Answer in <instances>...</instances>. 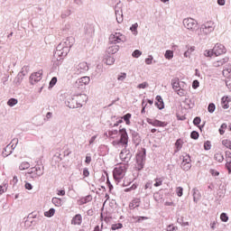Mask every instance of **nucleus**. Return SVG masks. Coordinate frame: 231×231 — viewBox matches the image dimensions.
Masks as SVG:
<instances>
[{
  "label": "nucleus",
  "mask_w": 231,
  "mask_h": 231,
  "mask_svg": "<svg viewBox=\"0 0 231 231\" xmlns=\"http://www.w3.org/2000/svg\"><path fill=\"white\" fill-rule=\"evenodd\" d=\"M73 44H75V38H73V36L66 38L58 44L51 60L54 68H59V66L62 64V60H64V58L68 56Z\"/></svg>",
  "instance_id": "nucleus-1"
},
{
  "label": "nucleus",
  "mask_w": 231,
  "mask_h": 231,
  "mask_svg": "<svg viewBox=\"0 0 231 231\" xmlns=\"http://www.w3.org/2000/svg\"><path fill=\"white\" fill-rule=\"evenodd\" d=\"M80 100H83L85 103L88 102V96L86 94H80L75 97H69L66 102V106L69 107V109L82 107V103L79 102Z\"/></svg>",
  "instance_id": "nucleus-2"
},
{
  "label": "nucleus",
  "mask_w": 231,
  "mask_h": 231,
  "mask_svg": "<svg viewBox=\"0 0 231 231\" xmlns=\"http://www.w3.org/2000/svg\"><path fill=\"white\" fill-rule=\"evenodd\" d=\"M44 174V166H41L40 164H36L34 167H32L25 173V177L27 180H38Z\"/></svg>",
  "instance_id": "nucleus-3"
},
{
  "label": "nucleus",
  "mask_w": 231,
  "mask_h": 231,
  "mask_svg": "<svg viewBox=\"0 0 231 231\" xmlns=\"http://www.w3.org/2000/svg\"><path fill=\"white\" fill-rule=\"evenodd\" d=\"M147 156V151L145 148H143L139 151L136 154V164L135 169L136 171H142L143 167H145V158Z\"/></svg>",
  "instance_id": "nucleus-4"
},
{
  "label": "nucleus",
  "mask_w": 231,
  "mask_h": 231,
  "mask_svg": "<svg viewBox=\"0 0 231 231\" xmlns=\"http://www.w3.org/2000/svg\"><path fill=\"white\" fill-rule=\"evenodd\" d=\"M87 71H89V66L88 65V62L83 61L74 66L72 69V76L79 77L80 75H85Z\"/></svg>",
  "instance_id": "nucleus-5"
},
{
  "label": "nucleus",
  "mask_w": 231,
  "mask_h": 231,
  "mask_svg": "<svg viewBox=\"0 0 231 231\" xmlns=\"http://www.w3.org/2000/svg\"><path fill=\"white\" fill-rule=\"evenodd\" d=\"M127 168H125V164L117 166L113 171V177L116 183H120L122 180H124V176H125V171Z\"/></svg>",
  "instance_id": "nucleus-6"
},
{
  "label": "nucleus",
  "mask_w": 231,
  "mask_h": 231,
  "mask_svg": "<svg viewBox=\"0 0 231 231\" xmlns=\"http://www.w3.org/2000/svg\"><path fill=\"white\" fill-rule=\"evenodd\" d=\"M214 23L212 22H207L206 23H203L200 26V30L198 32L199 37H200V39H202L203 34L204 35H208V33H212V32L214 31Z\"/></svg>",
  "instance_id": "nucleus-7"
},
{
  "label": "nucleus",
  "mask_w": 231,
  "mask_h": 231,
  "mask_svg": "<svg viewBox=\"0 0 231 231\" xmlns=\"http://www.w3.org/2000/svg\"><path fill=\"white\" fill-rule=\"evenodd\" d=\"M127 39L125 35L122 34L121 32H115L109 36V43L110 44H120V42H125Z\"/></svg>",
  "instance_id": "nucleus-8"
},
{
  "label": "nucleus",
  "mask_w": 231,
  "mask_h": 231,
  "mask_svg": "<svg viewBox=\"0 0 231 231\" xmlns=\"http://www.w3.org/2000/svg\"><path fill=\"white\" fill-rule=\"evenodd\" d=\"M182 158V162L180 163V168L182 171H190L192 167V160L190 159V155L188 153H184L181 156Z\"/></svg>",
  "instance_id": "nucleus-9"
},
{
  "label": "nucleus",
  "mask_w": 231,
  "mask_h": 231,
  "mask_svg": "<svg viewBox=\"0 0 231 231\" xmlns=\"http://www.w3.org/2000/svg\"><path fill=\"white\" fill-rule=\"evenodd\" d=\"M119 136L120 139L118 143H121L122 145H124V147L126 148L129 143V134H127V130L125 128H120Z\"/></svg>",
  "instance_id": "nucleus-10"
},
{
  "label": "nucleus",
  "mask_w": 231,
  "mask_h": 231,
  "mask_svg": "<svg viewBox=\"0 0 231 231\" xmlns=\"http://www.w3.org/2000/svg\"><path fill=\"white\" fill-rule=\"evenodd\" d=\"M119 158L121 162H124L125 163H129V162H131V159L133 158V153H131L130 150H127V147H125V149H123L119 153Z\"/></svg>",
  "instance_id": "nucleus-11"
},
{
  "label": "nucleus",
  "mask_w": 231,
  "mask_h": 231,
  "mask_svg": "<svg viewBox=\"0 0 231 231\" xmlns=\"http://www.w3.org/2000/svg\"><path fill=\"white\" fill-rule=\"evenodd\" d=\"M183 24L187 30H191V32L198 28V22L192 18H185L183 20Z\"/></svg>",
  "instance_id": "nucleus-12"
},
{
  "label": "nucleus",
  "mask_w": 231,
  "mask_h": 231,
  "mask_svg": "<svg viewBox=\"0 0 231 231\" xmlns=\"http://www.w3.org/2000/svg\"><path fill=\"white\" fill-rule=\"evenodd\" d=\"M90 81H91V79L88 76L82 77L77 79L75 83V88H78V89H82V88H84V86H88V84H89Z\"/></svg>",
  "instance_id": "nucleus-13"
},
{
  "label": "nucleus",
  "mask_w": 231,
  "mask_h": 231,
  "mask_svg": "<svg viewBox=\"0 0 231 231\" xmlns=\"http://www.w3.org/2000/svg\"><path fill=\"white\" fill-rule=\"evenodd\" d=\"M146 122L147 124L152 125L153 127H167L168 125L167 122L160 121L158 119L147 118Z\"/></svg>",
  "instance_id": "nucleus-14"
},
{
  "label": "nucleus",
  "mask_w": 231,
  "mask_h": 231,
  "mask_svg": "<svg viewBox=\"0 0 231 231\" xmlns=\"http://www.w3.org/2000/svg\"><path fill=\"white\" fill-rule=\"evenodd\" d=\"M213 53L216 57H219V55L226 53V48L221 43H217L213 48Z\"/></svg>",
  "instance_id": "nucleus-15"
},
{
  "label": "nucleus",
  "mask_w": 231,
  "mask_h": 231,
  "mask_svg": "<svg viewBox=\"0 0 231 231\" xmlns=\"http://www.w3.org/2000/svg\"><path fill=\"white\" fill-rule=\"evenodd\" d=\"M41 80H42V70L34 72L30 77V82L32 86L33 84H37V82H41Z\"/></svg>",
  "instance_id": "nucleus-16"
},
{
  "label": "nucleus",
  "mask_w": 231,
  "mask_h": 231,
  "mask_svg": "<svg viewBox=\"0 0 231 231\" xmlns=\"http://www.w3.org/2000/svg\"><path fill=\"white\" fill-rule=\"evenodd\" d=\"M181 84H185V82L180 81L178 79H174L171 80V86H172V89L177 92L180 88H181Z\"/></svg>",
  "instance_id": "nucleus-17"
},
{
  "label": "nucleus",
  "mask_w": 231,
  "mask_h": 231,
  "mask_svg": "<svg viewBox=\"0 0 231 231\" xmlns=\"http://www.w3.org/2000/svg\"><path fill=\"white\" fill-rule=\"evenodd\" d=\"M229 102H231V97L228 96H224L221 98V103L223 104L222 106L223 109H228L230 107V105H228Z\"/></svg>",
  "instance_id": "nucleus-18"
},
{
  "label": "nucleus",
  "mask_w": 231,
  "mask_h": 231,
  "mask_svg": "<svg viewBox=\"0 0 231 231\" xmlns=\"http://www.w3.org/2000/svg\"><path fill=\"white\" fill-rule=\"evenodd\" d=\"M120 50V46L118 45H111L107 48L106 52L108 55H115Z\"/></svg>",
  "instance_id": "nucleus-19"
},
{
  "label": "nucleus",
  "mask_w": 231,
  "mask_h": 231,
  "mask_svg": "<svg viewBox=\"0 0 231 231\" xmlns=\"http://www.w3.org/2000/svg\"><path fill=\"white\" fill-rule=\"evenodd\" d=\"M192 192H193V201L195 203H198V201L201 199V193L199 192V189L196 188L192 189Z\"/></svg>",
  "instance_id": "nucleus-20"
},
{
  "label": "nucleus",
  "mask_w": 231,
  "mask_h": 231,
  "mask_svg": "<svg viewBox=\"0 0 231 231\" xmlns=\"http://www.w3.org/2000/svg\"><path fill=\"white\" fill-rule=\"evenodd\" d=\"M140 203H141V200L140 199L136 198V199H134L130 204H129V208H131V210L134 209V208H138V207H140Z\"/></svg>",
  "instance_id": "nucleus-21"
},
{
  "label": "nucleus",
  "mask_w": 231,
  "mask_h": 231,
  "mask_svg": "<svg viewBox=\"0 0 231 231\" xmlns=\"http://www.w3.org/2000/svg\"><path fill=\"white\" fill-rule=\"evenodd\" d=\"M156 100L157 102H155V106L158 107V109H163V107H165V104L163 103V98H162V96H157Z\"/></svg>",
  "instance_id": "nucleus-22"
},
{
  "label": "nucleus",
  "mask_w": 231,
  "mask_h": 231,
  "mask_svg": "<svg viewBox=\"0 0 231 231\" xmlns=\"http://www.w3.org/2000/svg\"><path fill=\"white\" fill-rule=\"evenodd\" d=\"M228 62V58H224L222 60H217L213 63L214 68H219Z\"/></svg>",
  "instance_id": "nucleus-23"
},
{
  "label": "nucleus",
  "mask_w": 231,
  "mask_h": 231,
  "mask_svg": "<svg viewBox=\"0 0 231 231\" xmlns=\"http://www.w3.org/2000/svg\"><path fill=\"white\" fill-rule=\"evenodd\" d=\"M72 225H82V216L80 214L76 215L72 220Z\"/></svg>",
  "instance_id": "nucleus-24"
},
{
  "label": "nucleus",
  "mask_w": 231,
  "mask_h": 231,
  "mask_svg": "<svg viewBox=\"0 0 231 231\" xmlns=\"http://www.w3.org/2000/svg\"><path fill=\"white\" fill-rule=\"evenodd\" d=\"M132 138L135 145H138L140 143L141 139H140V134H138V132L132 131Z\"/></svg>",
  "instance_id": "nucleus-25"
},
{
  "label": "nucleus",
  "mask_w": 231,
  "mask_h": 231,
  "mask_svg": "<svg viewBox=\"0 0 231 231\" xmlns=\"http://www.w3.org/2000/svg\"><path fill=\"white\" fill-rule=\"evenodd\" d=\"M183 147V140L178 139L175 143V152H180Z\"/></svg>",
  "instance_id": "nucleus-26"
},
{
  "label": "nucleus",
  "mask_w": 231,
  "mask_h": 231,
  "mask_svg": "<svg viewBox=\"0 0 231 231\" xmlns=\"http://www.w3.org/2000/svg\"><path fill=\"white\" fill-rule=\"evenodd\" d=\"M165 178L163 177H157L154 179L155 183L153 184V187H162L163 185V180Z\"/></svg>",
  "instance_id": "nucleus-27"
},
{
  "label": "nucleus",
  "mask_w": 231,
  "mask_h": 231,
  "mask_svg": "<svg viewBox=\"0 0 231 231\" xmlns=\"http://www.w3.org/2000/svg\"><path fill=\"white\" fill-rule=\"evenodd\" d=\"M91 199H93V197H91V195H88V196L80 199V200H79L80 205H86V203H89V201H91Z\"/></svg>",
  "instance_id": "nucleus-28"
},
{
  "label": "nucleus",
  "mask_w": 231,
  "mask_h": 231,
  "mask_svg": "<svg viewBox=\"0 0 231 231\" xmlns=\"http://www.w3.org/2000/svg\"><path fill=\"white\" fill-rule=\"evenodd\" d=\"M28 169H30V162H23L19 165V171H26Z\"/></svg>",
  "instance_id": "nucleus-29"
},
{
  "label": "nucleus",
  "mask_w": 231,
  "mask_h": 231,
  "mask_svg": "<svg viewBox=\"0 0 231 231\" xmlns=\"http://www.w3.org/2000/svg\"><path fill=\"white\" fill-rule=\"evenodd\" d=\"M45 217H53L55 216V208H51L48 211L44 212Z\"/></svg>",
  "instance_id": "nucleus-30"
},
{
  "label": "nucleus",
  "mask_w": 231,
  "mask_h": 231,
  "mask_svg": "<svg viewBox=\"0 0 231 231\" xmlns=\"http://www.w3.org/2000/svg\"><path fill=\"white\" fill-rule=\"evenodd\" d=\"M52 203L53 205H55V207H62V199L57 198V197H54L52 198Z\"/></svg>",
  "instance_id": "nucleus-31"
},
{
  "label": "nucleus",
  "mask_w": 231,
  "mask_h": 231,
  "mask_svg": "<svg viewBox=\"0 0 231 231\" xmlns=\"http://www.w3.org/2000/svg\"><path fill=\"white\" fill-rule=\"evenodd\" d=\"M184 104H187V105H188V107H189V109H193V107H194V106H195L194 99L185 98Z\"/></svg>",
  "instance_id": "nucleus-32"
},
{
  "label": "nucleus",
  "mask_w": 231,
  "mask_h": 231,
  "mask_svg": "<svg viewBox=\"0 0 231 231\" xmlns=\"http://www.w3.org/2000/svg\"><path fill=\"white\" fill-rule=\"evenodd\" d=\"M165 59H167L168 60H171V59H173L174 57V51H171V50H167L165 51L164 54Z\"/></svg>",
  "instance_id": "nucleus-33"
},
{
  "label": "nucleus",
  "mask_w": 231,
  "mask_h": 231,
  "mask_svg": "<svg viewBox=\"0 0 231 231\" xmlns=\"http://www.w3.org/2000/svg\"><path fill=\"white\" fill-rule=\"evenodd\" d=\"M130 31L132 32L133 35H138V23L132 24Z\"/></svg>",
  "instance_id": "nucleus-34"
},
{
  "label": "nucleus",
  "mask_w": 231,
  "mask_h": 231,
  "mask_svg": "<svg viewBox=\"0 0 231 231\" xmlns=\"http://www.w3.org/2000/svg\"><path fill=\"white\" fill-rule=\"evenodd\" d=\"M131 116L132 115L130 113H127L122 117L123 120L125 122L126 125H131Z\"/></svg>",
  "instance_id": "nucleus-35"
},
{
  "label": "nucleus",
  "mask_w": 231,
  "mask_h": 231,
  "mask_svg": "<svg viewBox=\"0 0 231 231\" xmlns=\"http://www.w3.org/2000/svg\"><path fill=\"white\" fill-rule=\"evenodd\" d=\"M116 21L117 23H122L124 21L122 11L116 9Z\"/></svg>",
  "instance_id": "nucleus-36"
},
{
  "label": "nucleus",
  "mask_w": 231,
  "mask_h": 231,
  "mask_svg": "<svg viewBox=\"0 0 231 231\" xmlns=\"http://www.w3.org/2000/svg\"><path fill=\"white\" fill-rule=\"evenodd\" d=\"M18 102L19 101L16 98L12 97L7 101V106H9V107H14V106H17Z\"/></svg>",
  "instance_id": "nucleus-37"
},
{
  "label": "nucleus",
  "mask_w": 231,
  "mask_h": 231,
  "mask_svg": "<svg viewBox=\"0 0 231 231\" xmlns=\"http://www.w3.org/2000/svg\"><path fill=\"white\" fill-rule=\"evenodd\" d=\"M71 15L70 9H66L61 12V19H66V17H69Z\"/></svg>",
  "instance_id": "nucleus-38"
},
{
  "label": "nucleus",
  "mask_w": 231,
  "mask_h": 231,
  "mask_svg": "<svg viewBox=\"0 0 231 231\" xmlns=\"http://www.w3.org/2000/svg\"><path fill=\"white\" fill-rule=\"evenodd\" d=\"M214 158L217 162H219V163L223 162V161L225 160V157L223 156V153H221V152L216 153Z\"/></svg>",
  "instance_id": "nucleus-39"
},
{
  "label": "nucleus",
  "mask_w": 231,
  "mask_h": 231,
  "mask_svg": "<svg viewBox=\"0 0 231 231\" xmlns=\"http://www.w3.org/2000/svg\"><path fill=\"white\" fill-rule=\"evenodd\" d=\"M226 127H228V125H226V123H223V124L220 125V128L218 129L219 134H221V135L225 134V130L226 129Z\"/></svg>",
  "instance_id": "nucleus-40"
},
{
  "label": "nucleus",
  "mask_w": 231,
  "mask_h": 231,
  "mask_svg": "<svg viewBox=\"0 0 231 231\" xmlns=\"http://www.w3.org/2000/svg\"><path fill=\"white\" fill-rule=\"evenodd\" d=\"M125 79H127V73H125V72H121L117 76V80H119L120 82H124V80H125Z\"/></svg>",
  "instance_id": "nucleus-41"
},
{
  "label": "nucleus",
  "mask_w": 231,
  "mask_h": 231,
  "mask_svg": "<svg viewBox=\"0 0 231 231\" xmlns=\"http://www.w3.org/2000/svg\"><path fill=\"white\" fill-rule=\"evenodd\" d=\"M175 93H177V95H179V97H187V90H185L184 88H179Z\"/></svg>",
  "instance_id": "nucleus-42"
},
{
  "label": "nucleus",
  "mask_w": 231,
  "mask_h": 231,
  "mask_svg": "<svg viewBox=\"0 0 231 231\" xmlns=\"http://www.w3.org/2000/svg\"><path fill=\"white\" fill-rule=\"evenodd\" d=\"M120 133L118 130H110L108 131V137L109 138H116V135Z\"/></svg>",
  "instance_id": "nucleus-43"
},
{
  "label": "nucleus",
  "mask_w": 231,
  "mask_h": 231,
  "mask_svg": "<svg viewBox=\"0 0 231 231\" xmlns=\"http://www.w3.org/2000/svg\"><path fill=\"white\" fill-rule=\"evenodd\" d=\"M120 228H124V225L122 223L113 224L111 226V230H120Z\"/></svg>",
  "instance_id": "nucleus-44"
},
{
  "label": "nucleus",
  "mask_w": 231,
  "mask_h": 231,
  "mask_svg": "<svg viewBox=\"0 0 231 231\" xmlns=\"http://www.w3.org/2000/svg\"><path fill=\"white\" fill-rule=\"evenodd\" d=\"M222 144L226 147V149H230L231 150V141L227 140V139H224L222 141Z\"/></svg>",
  "instance_id": "nucleus-45"
},
{
  "label": "nucleus",
  "mask_w": 231,
  "mask_h": 231,
  "mask_svg": "<svg viewBox=\"0 0 231 231\" xmlns=\"http://www.w3.org/2000/svg\"><path fill=\"white\" fill-rule=\"evenodd\" d=\"M132 57H134V59H138L139 57H142V51L140 50H135L132 53Z\"/></svg>",
  "instance_id": "nucleus-46"
},
{
  "label": "nucleus",
  "mask_w": 231,
  "mask_h": 231,
  "mask_svg": "<svg viewBox=\"0 0 231 231\" xmlns=\"http://www.w3.org/2000/svg\"><path fill=\"white\" fill-rule=\"evenodd\" d=\"M190 138L192 140H198V138H199V133H198L197 131H192L190 133Z\"/></svg>",
  "instance_id": "nucleus-47"
},
{
  "label": "nucleus",
  "mask_w": 231,
  "mask_h": 231,
  "mask_svg": "<svg viewBox=\"0 0 231 231\" xmlns=\"http://www.w3.org/2000/svg\"><path fill=\"white\" fill-rule=\"evenodd\" d=\"M204 149L205 151H210V149H212V143H210V141H206L204 143Z\"/></svg>",
  "instance_id": "nucleus-48"
},
{
  "label": "nucleus",
  "mask_w": 231,
  "mask_h": 231,
  "mask_svg": "<svg viewBox=\"0 0 231 231\" xmlns=\"http://www.w3.org/2000/svg\"><path fill=\"white\" fill-rule=\"evenodd\" d=\"M106 64H107L108 66H112V64H115V58L112 57V56H108V57L106 58Z\"/></svg>",
  "instance_id": "nucleus-49"
},
{
  "label": "nucleus",
  "mask_w": 231,
  "mask_h": 231,
  "mask_svg": "<svg viewBox=\"0 0 231 231\" xmlns=\"http://www.w3.org/2000/svg\"><path fill=\"white\" fill-rule=\"evenodd\" d=\"M208 113H214L216 111V105L214 103H210L208 106Z\"/></svg>",
  "instance_id": "nucleus-50"
},
{
  "label": "nucleus",
  "mask_w": 231,
  "mask_h": 231,
  "mask_svg": "<svg viewBox=\"0 0 231 231\" xmlns=\"http://www.w3.org/2000/svg\"><path fill=\"white\" fill-rule=\"evenodd\" d=\"M220 219L223 221V223L228 222V215H226V213H222L220 215Z\"/></svg>",
  "instance_id": "nucleus-51"
},
{
  "label": "nucleus",
  "mask_w": 231,
  "mask_h": 231,
  "mask_svg": "<svg viewBox=\"0 0 231 231\" xmlns=\"http://www.w3.org/2000/svg\"><path fill=\"white\" fill-rule=\"evenodd\" d=\"M136 189H138V185L133 184L130 188H126L125 192H131V190H136Z\"/></svg>",
  "instance_id": "nucleus-52"
},
{
  "label": "nucleus",
  "mask_w": 231,
  "mask_h": 231,
  "mask_svg": "<svg viewBox=\"0 0 231 231\" xmlns=\"http://www.w3.org/2000/svg\"><path fill=\"white\" fill-rule=\"evenodd\" d=\"M138 89H145V88H149V83H147L146 81L139 84L137 86Z\"/></svg>",
  "instance_id": "nucleus-53"
},
{
  "label": "nucleus",
  "mask_w": 231,
  "mask_h": 231,
  "mask_svg": "<svg viewBox=\"0 0 231 231\" xmlns=\"http://www.w3.org/2000/svg\"><path fill=\"white\" fill-rule=\"evenodd\" d=\"M19 179L17 176H14L13 180H11V185H13V189H15V185H17Z\"/></svg>",
  "instance_id": "nucleus-54"
},
{
  "label": "nucleus",
  "mask_w": 231,
  "mask_h": 231,
  "mask_svg": "<svg viewBox=\"0 0 231 231\" xmlns=\"http://www.w3.org/2000/svg\"><path fill=\"white\" fill-rule=\"evenodd\" d=\"M55 84H57V77H53L50 83H49V88H53V86H55Z\"/></svg>",
  "instance_id": "nucleus-55"
},
{
  "label": "nucleus",
  "mask_w": 231,
  "mask_h": 231,
  "mask_svg": "<svg viewBox=\"0 0 231 231\" xmlns=\"http://www.w3.org/2000/svg\"><path fill=\"white\" fill-rule=\"evenodd\" d=\"M176 193L179 198H181V196H183V189L181 187H178L176 189Z\"/></svg>",
  "instance_id": "nucleus-56"
},
{
  "label": "nucleus",
  "mask_w": 231,
  "mask_h": 231,
  "mask_svg": "<svg viewBox=\"0 0 231 231\" xmlns=\"http://www.w3.org/2000/svg\"><path fill=\"white\" fill-rule=\"evenodd\" d=\"M178 230V226H175L174 225H169L166 228V231H176Z\"/></svg>",
  "instance_id": "nucleus-57"
},
{
  "label": "nucleus",
  "mask_w": 231,
  "mask_h": 231,
  "mask_svg": "<svg viewBox=\"0 0 231 231\" xmlns=\"http://www.w3.org/2000/svg\"><path fill=\"white\" fill-rule=\"evenodd\" d=\"M193 124H194L195 125H199V124H201V117L196 116V117L193 119Z\"/></svg>",
  "instance_id": "nucleus-58"
},
{
  "label": "nucleus",
  "mask_w": 231,
  "mask_h": 231,
  "mask_svg": "<svg viewBox=\"0 0 231 231\" xmlns=\"http://www.w3.org/2000/svg\"><path fill=\"white\" fill-rule=\"evenodd\" d=\"M204 55H205V57H212V55H215L214 49L212 51H205Z\"/></svg>",
  "instance_id": "nucleus-59"
},
{
  "label": "nucleus",
  "mask_w": 231,
  "mask_h": 231,
  "mask_svg": "<svg viewBox=\"0 0 231 231\" xmlns=\"http://www.w3.org/2000/svg\"><path fill=\"white\" fill-rule=\"evenodd\" d=\"M154 58L152 57V55H150L148 58L145 59V64L151 65L152 64V60Z\"/></svg>",
  "instance_id": "nucleus-60"
},
{
  "label": "nucleus",
  "mask_w": 231,
  "mask_h": 231,
  "mask_svg": "<svg viewBox=\"0 0 231 231\" xmlns=\"http://www.w3.org/2000/svg\"><path fill=\"white\" fill-rule=\"evenodd\" d=\"M192 88L193 89H198V88H199V81L198 79L193 80Z\"/></svg>",
  "instance_id": "nucleus-61"
},
{
  "label": "nucleus",
  "mask_w": 231,
  "mask_h": 231,
  "mask_svg": "<svg viewBox=\"0 0 231 231\" xmlns=\"http://www.w3.org/2000/svg\"><path fill=\"white\" fill-rule=\"evenodd\" d=\"M226 168L228 171V173L231 174V161H226Z\"/></svg>",
  "instance_id": "nucleus-62"
},
{
  "label": "nucleus",
  "mask_w": 231,
  "mask_h": 231,
  "mask_svg": "<svg viewBox=\"0 0 231 231\" xmlns=\"http://www.w3.org/2000/svg\"><path fill=\"white\" fill-rule=\"evenodd\" d=\"M142 106H143V108L141 110V113L142 115H143V113H145V107H147V103L145 102V100H143Z\"/></svg>",
  "instance_id": "nucleus-63"
},
{
  "label": "nucleus",
  "mask_w": 231,
  "mask_h": 231,
  "mask_svg": "<svg viewBox=\"0 0 231 231\" xmlns=\"http://www.w3.org/2000/svg\"><path fill=\"white\" fill-rule=\"evenodd\" d=\"M226 162L231 161V152H230V151L226 152Z\"/></svg>",
  "instance_id": "nucleus-64"
}]
</instances>
